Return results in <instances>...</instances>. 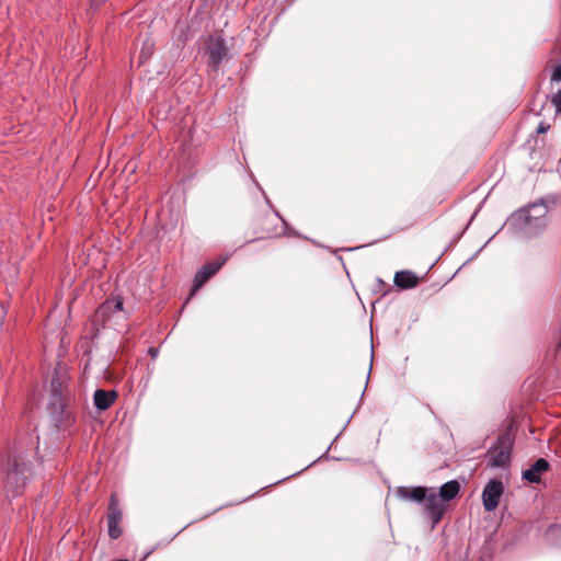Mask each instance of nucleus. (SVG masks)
I'll use <instances>...</instances> for the list:
<instances>
[{
	"instance_id": "1",
	"label": "nucleus",
	"mask_w": 561,
	"mask_h": 561,
	"mask_svg": "<svg viewBox=\"0 0 561 561\" xmlns=\"http://www.w3.org/2000/svg\"><path fill=\"white\" fill-rule=\"evenodd\" d=\"M35 440H16L9 450L5 465L4 490L7 497L19 495L31 477V458L34 456Z\"/></svg>"
},
{
	"instance_id": "2",
	"label": "nucleus",
	"mask_w": 561,
	"mask_h": 561,
	"mask_svg": "<svg viewBox=\"0 0 561 561\" xmlns=\"http://www.w3.org/2000/svg\"><path fill=\"white\" fill-rule=\"evenodd\" d=\"M548 207L542 202L534 203L515 211L511 225L526 234H536L547 227Z\"/></svg>"
},
{
	"instance_id": "3",
	"label": "nucleus",
	"mask_w": 561,
	"mask_h": 561,
	"mask_svg": "<svg viewBox=\"0 0 561 561\" xmlns=\"http://www.w3.org/2000/svg\"><path fill=\"white\" fill-rule=\"evenodd\" d=\"M515 440V427L511 423L497 437L496 444L488 451L489 465L495 468L506 467L511 461V451Z\"/></svg>"
},
{
	"instance_id": "4",
	"label": "nucleus",
	"mask_w": 561,
	"mask_h": 561,
	"mask_svg": "<svg viewBox=\"0 0 561 561\" xmlns=\"http://www.w3.org/2000/svg\"><path fill=\"white\" fill-rule=\"evenodd\" d=\"M205 54L208 67L217 71L224 60L228 58L226 41L221 36L210 35L205 43Z\"/></svg>"
},
{
	"instance_id": "5",
	"label": "nucleus",
	"mask_w": 561,
	"mask_h": 561,
	"mask_svg": "<svg viewBox=\"0 0 561 561\" xmlns=\"http://www.w3.org/2000/svg\"><path fill=\"white\" fill-rule=\"evenodd\" d=\"M422 504L426 514L432 519L433 526L438 524L446 511V505L439 494L436 493L434 488L427 489L426 497H424Z\"/></svg>"
},
{
	"instance_id": "6",
	"label": "nucleus",
	"mask_w": 561,
	"mask_h": 561,
	"mask_svg": "<svg viewBox=\"0 0 561 561\" xmlns=\"http://www.w3.org/2000/svg\"><path fill=\"white\" fill-rule=\"evenodd\" d=\"M504 485L499 479L490 480L482 491V503L486 512H493L500 503L503 495Z\"/></svg>"
},
{
	"instance_id": "7",
	"label": "nucleus",
	"mask_w": 561,
	"mask_h": 561,
	"mask_svg": "<svg viewBox=\"0 0 561 561\" xmlns=\"http://www.w3.org/2000/svg\"><path fill=\"white\" fill-rule=\"evenodd\" d=\"M122 520V512L118 506V500L115 494L111 496L108 503V514H107V527H108V536L112 539H117L122 535V530L118 527V524Z\"/></svg>"
},
{
	"instance_id": "8",
	"label": "nucleus",
	"mask_w": 561,
	"mask_h": 561,
	"mask_svg": "<svg viewBox=\"0 0 561 561\" xmlns=\"http://www.w3.org/2000/svg\"><path fill=\"white\" fill-rule=\"evenodd\" d=\"M225 261H216L205 264L195 275L192 294L198 290L224 265Z\"/></svg>"
},
{
	"instance_id": "9",
	"label": "nucleus",
	"mask_w": 561,
	"mask_h": 561,
	"mask_svg": "<svg viewBox=\"0 0 561 561\" xmlns=\"http://www.w3.org/2000/svg\"><path fill=\"white\" fill-rule=\"evenodd\" d=\"M548 469L549 462L543 458H539L528 469L524 470L522 476L530 483H538L540 482L541 473L546 472Z\"/></svg>"
},
{
	"instance_id": "10",
	"label": "nucleus",
	"mask_w": 561,
	"mask_h": 561,
	"mask_svg": "<svg viewBox=\"0 0 561 561\" xmlns=\"http://www.w3.org/2000/svg\"><path fill=\"white\" fill-rule=\"evenodd\" d=\"M420 282L419 276L410 271L403 270L394 274L393 283L400 289H411L417 286Z\"/></svg>"
},
{
	"instance_id": "11",
	"label": "nucleus",
	"mask_w": 561,
	"mask_h": 561,
	"mask_svg": "<svg viewBox=\"0 0 561 561\" xmlns=\"http://www.w3.org/2000/svg\"><path fill=\"white\" fill-rule=\"evenodd\" d=\"M427 489L428 488L423 486H399L397 489V495L404 501L423 503L424 497H426Z\"/></svg>"
},
{
	"instance_id": "12",
	"label": "nucleus",
	"mask_w": 561,
	"mask_h": 561,
	"mask_svg": "<svg viewBox=\"0 0 561 561\" xmlns=\"http://www.w3.org/2000/svg\"><path fill=\"white\" fill-rule=\"evenodd\" d=\"M123 310V299L117 296L106 299L96 310L98 317H107Z\"/></svg>"
},
{
	"instance_id": "13",
	"label": "nucleus",
	"mask_w": 561,
	"mask_h": 561,
	"mask_svg": "<svg viewBox=\"0 0 561 561\" xmlns=\"http://www.w3.org/2000/svg\"><path fill=\"white\" fill-rule=\"evenodd\" d=\"M115 399H116L115 391H112V390L107 391V390H103V389H98L94 392V397H93L94 404L99 410L108 409L113 404Z\"/></svg>"
},
{
	"instance_id": "14",
	"label": "nucleus",
	"mask_w": 561,
	"mask_h": 561,
	"mask_svg": "<svg viewBox=\"0 0 561 561\" xmlns=\"http://www.w3.org/2000/svg\"><path fill=\"white\" fill-rule=\"evenodd\" d=\"M459 491H460V483L457 480H450V481L444 483L439 488L438 494L443 499V501L446 503V502L454 500L459 494Z\"/></svg>"
},
{
	"instance_id": "15",
	"label": "nucleus",
	"mask_w": 561,
	"mask_h": 561,
	"mask_svg": "<svg viewBox=\"0 0 561 561\" xmlns=\"http://www.w3.org/2000/svg\"><path fill=\"white\" fill-rule=\"evenodd\" d=\"M51 388H53L54 393L51 394L50 404L51 405H57L58 404L60 407V409H61L62 417L66 419V420H69L70 419V414L65 410L64 404L61 402L60 396L56 393L55 380L51 381Z\"/></svg>"
},
{
	"instance_id": "16",
	"label": "nucleus",
	"mask_w": 561,
	"mask_h": 561,
	"mask_svg": "<svg viewBox=\"0 0 561 561\" xmlns=\"http://www.w3.org/2000/svg\"><path fill=\"white\" fill-rule=\"evenodd\" d=\"M551 103L556 106L557 113L561 114V90L552 96Z\"/></svg>"
},
{
	"instance_id": "17",
	"label": "nucleus",
	"mask_w": 561,
	"mask_h": 561,
	"mask_svg": "<svg viewBox=\"0 0 561 561\" xmlns=\"http://www.w3.org/2000/svg\"><path fill=\"white\" fill-rule=\"evenodd\" d=\"M550 79L552 82L561 81V62L557 67H554Z\"/></svg>"
},
{
	"instance_id": "18",
	"label": "nucleus",
	"mask_w": 561,
	"mask_h": 561,
	"mask_svg": "<svg viewBox=\"0 0 561 561\" xmlns=\"http://www.w3.org/2000/svg\"><path fill=\"white\" fill-rule=\"evenodd\" d=\"M550 127H551L550 124H548L546 122H540L537 127V134L547 133L550 129Z\"/></svg>"
},
{
	"instance_id": "19",
	"label": "nucleus",
	"mask_w": 561,
	"mask_h": 561,
	"mask_svg": "<svg viewBox=\"0 0 561 561\" xmlns=\"http://www.w3.org/2000/svg\"><path fill=\"white\" fill-rule=\"evenodd\" d=\"M561 536V526L553 525L548 529V536Z\"/></svg>"
},
{
	"instance_id": "20",
	"label": "nucleus",
	"mask_w": 561,
	"mask_h": 561,
	"mask_svg": "<svg viewBox=\"0 0 561 561\" xmlns=\"http://www.w3.org/2000/svg\"><path fill=\"white\" fill-rule=\"evenodd\" d=\"M149 353H150V355H151L152 357H156V356L158 355V350H157V348L151 347V348H149Z\"/></svg>"
},
{
	"instance_id": "21",
	"label": "nucleus",
	"mask_w": 561,
	"mask_h": 561,
	"mask_svg": "<svg viewBox=\"0 0 561 561\" xmlns=\"http://www.w3.org/2000/svg\"><path fill=\"white\" fill-rule=\"evenodd\" d=\"M377 283H378L379 286H385V283H383V280L381 278H378Z\"/></svg>"
},
{
	"instance_id": "22",
	"label": "nucleus",
	"mask_w": 561,
	"mask_h": 561,
	"mask_svg": "<svg viewBox=\"0 0 561 561\" xmlns=\"http://www.w3.org/2000/svg\"><path fill=\"white\" fill-rule=\"evenodd\" d=\"M526 417L529 419V420L531 419V416L527 415V414H524L523 416H520L522 421H524V419H526Z\"/></svg>"
},
{
	"instance_id": "23",
	"label": "nucleus",
	"mask_w": 561,
	"mask_h": 561,
	"mask_svg": "<svg viewBox=\"0 0 561 561\" xmlns=\"http://www.w3.org/2000/svg\"><path fill=\"white\" fill-rule=\"evenodd\" d=\"M517 417H518V416L514 415V416L511 419V422L516 421V419H517Z\"/></svg>"
}]
</instances>
